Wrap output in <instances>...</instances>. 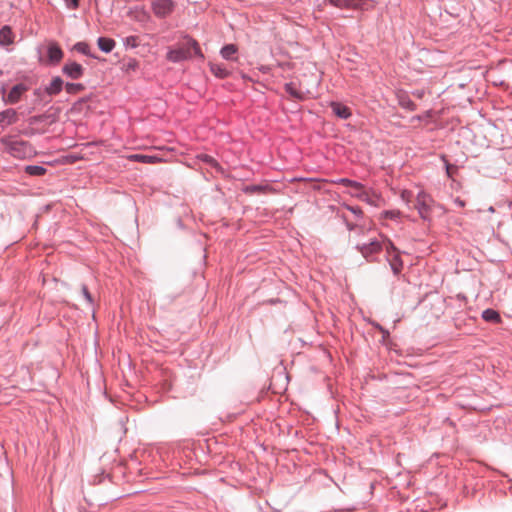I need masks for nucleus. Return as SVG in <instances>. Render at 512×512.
Wrapping results in <instances>:
<instances>
[{
	"instance_id": "nucleus-11",
	"label": "nucleus",
	"mask_w": 512,
	"mask_h": 512,
	"mask_svg": "<svg viewBox=\"0 0 512 512\" xmlns=\"http://www.w3.org/2000/svg\"><path fill=\"white\" fill-rule=\"evenodd\" d=\"M14 42V35L9 26H4L0 30V44L11 45Z\"/></svg>"
},
{
	"instance_id": "nucleus-34",
	"label": "nucleus",
	"mask_w": 512,
	"mask_h": 512,
	"mask_svg": "<svg viewBox=\"0 0 512 512\" xmlns=\"http://www.w3.org/2000/svg\"><path fill=\"white\" fill-rule=\"evenodd\" d=\"M361 190H365L364 186L361 184V189H351L349 192L351 195L352 193H361Z\"/></svg>"
},
{
	"instance_id": "nucleus-24",
	"label": "nucleus",
	"mask_w": 512,
	"mask_h": 512,
	"mask_svg": "<svg viewBox=\"0 0 512 512\" xmlns=\"http://www.w3.org/2000/svg\"><path fill=\"white\" fill-rule=\"evenodd\" d=\"M267 188V186H260V185H251L247 186L244 191L247 193H260L264 191Z\"/></svg>"
},
{
	"instance_id": "nucleus-10",
	"label": "nucleus",
	"mask_w": 512,
	"mask_h": 512,
	"mask_svg": "<svg viewBox=\"0 0 512 512\" xmlns=\"http://www.w3.org/2000/svg\"><path fill=\"white\" fill-rule=\"evenodd\" d=\"M330 106L333 113L341 119H348L351 116L350 109L339 102H332Z\"/></svg>"
},
{
	"instance_id": "nucleus-21",
	"label": "nucleus",
	"mask_w": 512,
	"mask_h": 512,
	"mask_svg": "<svg viewBox=\"0 0 512 512\" xmlns=\"http://www.w3.org/2000/svg\"><path fill=\"white\" fill-rule=\"evenodd\" d=\"M352 196L367 202L371 205H376V201L373 199V197L370 196L369 192L367 190H361V193H352Z\"/></svg>"
},
{
	"instance_id": "nucleus-3",
	"label": "nucleus",
	"mask_w": 512,
	"mask_h": 512,
	"mask_svg": "<svg viewBox=\"0 0 512 512\" xmlns=\"http://www.w3.org/2000/svg\"><path fill=\"white\" fill-rule=\"evenodd\" d=\"M387 240H389L387 237L379 235V238L370 239L368 243L358 244L357 248L364 258L369 259L383 247L386 249Z\"/></svg>"
},
{
	"instance_id": "nucleus-32",
	"label": "nucleus",
	"mask_w": 512,
	"mask_h": 512,
	"mask_svg": "<svg viewBox=\"0 0 512 512\" xmlns=\"http://www.w3.org/2000/svg\"><path fill=\"white\" fill-rule=\"evenodd\" d=\"M455 204L458 205L459 207H464L465 206V202L463 200H461L460 198H456L454 200Z\"/></svg>"
},
{
	"instance_id": "nucleus-37",
	"label": "nucleus",
	"mask_w": 512,
	"mask_h": 512,
	"mask_svg": "<svg viewBox=\"0 0 512 512\" xmlns=\"http://www.w3.org/2000/svg\"><path fill=\"white\" fill-rule=\"evenodd\" d=\"M489 211H490V212H494V208H493V207H490V208H489Z\"/></svg>"
},
{
	"instance_id": "nucleus-26",
	"label": "nucleus",
	"mask_w": 512,
	"mask_h": 512,
	"mask_svg": "<svg viewBox=\"0 0 512 512\" xmlns=\"http://www.w3.org/2000/svg\"><path fill=\"white\" fill-rule=\"evenodd\" d=\"M237 47L234 44H226V59H230L232 55L237 52Z\"/></svg>"
},
{
	"instance_id": "nucleus-28",
	"label": "nucleus",
	"mask_w": 512,
	"mask_h": 512,
	"mask_svg": "<svg viewBox=\"0 0 512 512\" xmlns=\"http://www.w3.org/2000/svg\"><path fill=\"white\" fill-rule=\"evenodd\" d=\"M81 292H82L83 296L85 297V299L87 300V302L92 303V296H91L90 292L88 291V288L85 285L82 286Z\"/></svg>"
},
{
	"instance_id": "nucleus-15",
	"label": "nucleus",
	"mask_w": 512,
	"mask_h": 512,
	"mask_svg": "<svg viewBox=\"0 0 512 512\" xmlns=\"http://www.w3.org/2000/svg\"><path fill=\"white\" fill-rule=\"evenodd\" d=\"M131 161L142 162V163H156L160 161V159L156 156H149L143 154H133L128 157Z\"/></svg>"
},
{
	"instance_id": "nucleus-18",
	"label": "nucleus",
	"mask_w": 512,
	"mask_h": 512,
	"mask_svg": "<svg viewBox=\"0 0 512 512\" xmlns=\"http://www.w3.org/2000/svg\"><path fill=\"white\" fill-rule=\"evenodd\" d=\"M46 171V168L38 165H28L25 167V172L31 176H42Z\"/></svg>"
},
{
	"instance_id": "nucleus-9",
	"label": "nucleus",
	"mask_w": 512,
	"mask_h": 512,
	"mask_svg": "<svg viewBox=\"0 0 512 512\" xmlns=\"http://www.w3.org/2000/svg\"><path fill=\"white\" fill-rule=\"evenodd\" d=\"M18 120V114L14 109H7L0 112V124L8 126L14 124Z\"/></svg>"
},
{
	"instance_id": "nucleus-8",
	"label": "nucleus",
	"mask_w": 512,
	"mask_h": 512,
	"mask_svg": "<svg viewBox=\"0 0 512 512\" xmlns=\"http://www.w3.org/2000/svg\"><path fill=\"white\" fill-rule=\"evenodd\" d=\"M62 70L71 79H79L83 75V67L76 62L66 63Z\"/></svg>"
},
{
	"instance_id": "nucleus-19",
	"label": "nucleus",
	"mask_w": 512,
	"mask_h": 512,
	"mask_svg": "<svg viewBox=\"0 0 512 512\" xmlns=\"http://www.w3.org/2000/svg\"><path fill=\"white\" fill-rule=\"evenodd\" d=\"M200 159L206 163L209 167H211L212 169H215L217 172H221V166L219 165V163L211 156L207 155V154H202L200 156Z\"/></svg>"
},
{
	"instance_id": "nucleus-6",
	"label": "nucleus",
	"mask_w": 512,
	"mask_h": 512,
	"mask_svg": "<svg viewBox=\"0 0 512 512\" xmlns=\"http://www.w3.org/2000/svg\"><path fill=\"white\" fill-rule=\"evenodd\" d=\"M152 9L156 16L166 17L173 11L174 3L172 0H154Z\"/></svg>"
},
{
	"instance_id": "nucleus-27",
	"label": "nucleus",
	"mask_w": 512,
	"mask_h": 512,
	"mask_svg": "<svg viewBox=\"0 0 512 512\" xmlns=\"http://www.w3.org/2000/svg\"><path fill=\"white\" fill-rule=\"evenodd\" d=\"M125 44L127 46H131L133 48L137 47L139 45L138 37L136 36H129L125 39Z\"/></svg>"
},
{
	"instance_id": "nucleus-38",
	"label": "nucleus",
	"mask_w": 512,
	"mask_h": 512,
	"mask_svg": "<svg viewBox=\"0 0 512 512\" xmlns=\"http://www.w3.org/2000/svg\"><path fill=\"white\" fill-rule=\"evenodd\" d=\"M220 53H224V47L221 48Z\"/></svg>"
},
{
	"instance_id": "nucleus-31",
	"label": "nucleus",
	"mask_w": 512,
	"mask_h": 512,
	"mask_svg": "<svg viewBox=\"0 0 512 512\" xmlns=\"http://www.w3.org/2000/svg\"><path fill=\"white\" fill-rule=\"evenodd\" d=\"M349 209H350V211H351L352 213H354L355 215H361V214H362V211H361V209H359V208H356V207H350Z\"/></svg>"
},
{
	"instance_id": "nucleus-4",
	"label": "nucleus",
	"mask_w": 512,
	"mask_h": 512,
	"mask_svg": "<svg viewBox=\"0 0 512 512\" xmlns=\"http://www.w3.org/2000/svg\"><path fill=\"white\" fill-rule=\"evenodd\" d=\"M387 260L389 261L390 267L394 274L400 273L403 267V262L400 258L399 252L394 244L387 240L386 243Z\"/></svg>"
},
{
	"instance_id": "nucleus-23",
	"label": "nucleus",
	"mask_w": 512,
	"mask_h": 512,
	"mask_svg": "<svg viewBox=\"0 0 512 512\" xmlns=\"http://www.w3.org/2000/svg\"><path fill=\"white\" fill-rule=\"evenodd\" d=\"M399 216H400V211H398V210H388V211H384L381 214V218L398 219Z\"/></svg>"
},
{
	"instance_id": "nucleus-14",
	"label": "nucleus",
	"mask_w": 512,
	"mask_h": 512,
	"mask_svg": "<svg viewBox=\"0 0 512 512\" xmlns=\"http://www.w3.org/2000/svg\"><path fill=\"white\" fill-rule=\"evenodd\" d=\"M24 91H25V88L22 85L14 86L8 93L7 101L12 104L18 102Z\"/></svg>"
},
{
	"instance_id": "nucleus-35",
	"label": "nucleus",
	"mask_w": 512,
	"mask_h": 512,
	"mask_svg": "<svg viewBox=\"0 0 512 512\" xmlns=\"http://www.w3.org/2000/svg\"><path fill=\"white\" fill-rule=\"evenodd\" d=\"M408 195H409V192H407V191H403V192H402V195H401V196H402V199H403V200H405V201H409V200H408Z\"/></svg>"
},
{
	"instance_id": "nucleus-22",
	"label": "nucleus",
	"mask_w": 512,
	"mask_h": 512,
	"mask_svg": "<svg viewBox=\"0 0 512 512\" xmlns=\"http://www.w3.org/2000/svg\"><path fill=\"white\" fill-rule=\"evenodd\" d=\"M65 89L70 94H76L83 90V85L78 83H67Z\"/></svg>"
},
{
	"instance_id": "nucleus-30",
	"label": "nucleus",
	"mask_w": 512,
	"mask_h": 512,
	"mask_svg": "<svg viewBox=\"0 0 512 512\" xmlns=\"http://www.w3.org/2000/svg\"><path fill=\"white\" fill-rule=\"evenodd\" d=\"M401 105L403 107H406L408 109H411L413 110L414 109V104L410 101V100H407V101H401Z\"/></svg>"
},
{
	"instance_id": "nucleus-12",
	"label": "nucleus",
	"mask_w": 512,
	"mask_h": 512,
	"mask_svg": "<svg viewBox=\"0 0 512 512\" xmlns=\"http://www.w3.org/2000/svg\"><path fill=\"white\" fill-rule=\"evenodd\" d=\"M63 87V80L60 77H54L51 83L46 87V92L49 95L58 94Z\"/></svg>"
},
{
	"instance_id": "nucleus-13",
	"label": "nucleus",
	"mask_w": 512,
	"mask_h": 512,
	"mask_svg": "<svg viewBox=\"0 0 512 512\" xmlns=\"http://www.w3.org/2000/svg\"><path fill=\"white\" fill-rule=\"evenodd\" d=\"M97 44L99 49L105 53L111 52L115 47V41L106 37L98 38Z\"/></svg>"
},
{
	"instance_id": "nucleus-7",
	"label": "nucleus",
	"mask_w": 512,
	"mask_h": 512,
	"mask_svg": "<svg viewBox=\"0 0 512 512\" xmlns=\"http://www.w3.org/2000/svg\"><path fill=\"white\" fill-rule=\"evenodd\" d=\"M48 60L51 64H58L63 59L64 53L56 42H49L47 47Z\"/></svg>"
},
{
	"instance_id": "nucleus-2",
	"label": "nucleus",
	"mask_w": 512,
	"mask_h": 512,
	"mask_svg": "<svg viewBox=\"0 0 512 512\" xmlns=\"http://www.w3.org/2000/svg\"><path fill=\"white\" fill-rule=\"evenodd\" d=\"M1 142L3 143L7 151L16 158H26L31 156L33 153L32 148L25 141L3 138Z\"/></svg>"
},
{
	"instance_id": "nucleus-5",
	"label": "nucleus",
	"mask_w": 512,
	"mask_h": 512,
	"mask_svg": "<svg viewBox=\"0 0 512 512\" xmlns=\"http://www.w3.org/2000/svg\"><path fill=\"white\" fill-rule=\"evenodd\" d=\"M417 203L416 208L420 217L424 220H427L431 211V197L426 194L424 191H420L417 195Z\"/></svg>"
},
{
	"instance_id": "nucleus-20",
	"label": "nucleus",
	"mask_w": 512,
	"mask_h": 512,
	"mask_svg": "<svg viewBox=\"0 0 512 512\" xmlns=\"http://www.w3.org/2000/svg\"><path fill=\"white\" fill-rule=\"evenodd\" d=\"M334 183L350 187L351 189H361L360 182L353 181L348 178H340V179L334 181Z\"/></svg>"
},
{
	"instance_id": "nucleus-16",
	"label": "nucleus",
	"mask_w": 512,
	"mask_h": 512,
	"mask_svg": "<svg viewBox=\"0 0 512 512\" xmlns=\"http://www.w3.org/2000/svg\"><path fill=\"white\" fill-rule=\"evenodd\" d=\"M482 318L487 322H499L500 321V315L499 313L494 309H486L482 312Z\"/></svg>"
},
{
	"instance_id": "nucleus-17",
	"label": "nucleus",
	"mask_w": 512,
	"mask_h": 512,
	"mask_svg": "<svg viewBox=\"0 0 512 512\" xmlns=\"http://www.w3.org/2000/svg\"><path fill=\"white\" fill-rule=\"evenodd\" d=\"M285 91L296 99H304V92L300 89H297L293 83H287L285 85Z\"/></svg>"
},
{
	"instance_id": "nucleus-25",
	"label": "nucleus",
	"mask_w": 512,
	"mask_h": 512,
	"mask_svg": "<svg viewBox=\"0 0 512 512\" xmlns=\"http://www.w3.org/2000/svg\"><path fill=\"white\" fill-rule=\"evenodd\" d=\"M74 49L86 55L89 53V46L84 42H79L75 44Z\"/></svg>"
},
{
	"instance_id": "nucleus-29",
	"label": "nucleus",
	"mask_w": 512,
	"mask_h": 512,
	"mask_svg": "<svg viewBox=\"0 0 512 512\" xmlns=\"http://www.w3.org/2000/svg\"><path fill=\"white\" fill-rule=\"evenodd\" d=\"M67 7L70 9H77L79 7V0H64Z\"/></svg>"
},
{
	"instance_id": "nucleus-33",
	"label": "nucleus",
	"mask_w": 512,
	"mask_h": 512,
	"mask_svg": "<svg viewBox=\"0 0 512 512\" xmlns=\"http://www.w3.org/2000/svg\"><path fill=\"white\" fill-rule=\"evenodd\" d=\"M211 70L219 77H222V70L221 68H218L217 70H215L214 66L211 67Z\"/></svg>"
},
{
	"instance_id": "nucleus-36",
	"label": "nucleus",
	"mask_w": 512,
	"mask_h": 512,
	"mask_svg": "<svg viewBox=\"0 0 512 512\" xmlns=\"http://www.w3.org/2000/svg\"><path fill=\"white\" fill-rule=\"evenodd\" d=\"M450 168H451V167H450V165H447V166H446V170H447V174H448V176H450V173H451Z\"/></svg>"
},
{
	"instance_id": "nucleus-1",
	"label": "nucleus",
	"mask_w": 512,
	"mask_h": 512,
	"mask_svg": "<svg viewBox=\"0 0 512 512\" xmlns=\"http://www.w3.org/2000/svg\"><path fill=\"white\" fill-rule=\"evenodd\" d=\"M196 56L203 57L198 43L196 40L186 37L176 48L169 50L166 57L171 62H180Z\"/></svg>"
}]
</instances>
